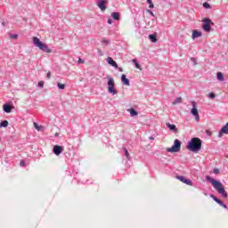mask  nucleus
<instances>
[{"label": "nucleus", "mask_w": 228, "mask_h": 228, "mask_svg": "<svg viewBox=\"0 0 228 228\" xmlns=\"http://www.w3.org/2000/svg\"><path fill=\"white\" fill-rule=\"evenodd\" d=\"M20 167H26V161L20 160Z\"/></svg>", "instance_id": "nucleus-38"}, {"label": "nucleus", "mask_w": 228, "mask_h": 228, "mask_svg": "<svg viewBox=\"0 0 228 228\" xmlns=\"http://www.w3.org/2000/svg\"><path fill=\"white\" fill-rule=\"evenodd\" d=\"M133 63H134L135 69H140V63H138V61H136V59H134Z\"/></svg>", "instance_id": "nucleus-27"}, {"label": "nucleus", "mask_w": 228, "mask_h": 228, "mask_svg": "<svg viewBox=\"0 0 228 228\" xmlns=\"http://www.w3.org/2000/svg\"><path fill=\"white\" fill-rule=\"evenodd\" d=\"M224 134H228V122L220 129L218 138H222Z\"/></svg>", "instance_id": "nucleus-12"}, {"label": "nucleus", "mask_w": 228, "mask_h": 228, "mask_svg": "<svg viewBox=\"0 0 228 228\" xmlns=\"http://www.w3.org/2000/svg\"><path fill=\"white\" fill-rule=\"evenodd\" d=\"M10 38H12L13 40H17V38H19V35L18 34H10Z\"/></svg>", "instance_id": "nucleus-30"}, {"label": "nucleus", "mask_w": 228, "mask_h": 228, "mask_svg": "<svg viewBox=\"0 0 228 228\" xmlns=\"http://www.w3.org/2000/svg\"><path fill=\"white\" fill-rule=\"evenodd\" d=\"M121 83L125 85V86H129L131 85L129 78L126 77V74L121 75Z\"/></svg>", "instance_id": "nucleus-16"}, {"label": "nucleus", "mask_w": 228, "mask_h": 228, "mask_svg": "<svg viewBox=\"0 0 228 228\" xmlns=\"http://www.w3.org/2000/svg\"><path fill=\"white\" fill-rule=\"evenodd\" d=\"M107 79L108 93L111 94V95H117V94H118V91H117V88H115V79H113V77L110 76L107 77Z\"/></svg>", "instance_id": "nucleus-5"}, {"label": "nucleus", "mask_w": 228, "mask_h": 228, "mask_svg": "<svg viewBox=\"0 0 228 228\" xmlns=\"http://www.w3.org/2000/svg\"><path fill=\"white\" fill-rule=\"evenodd\" d=\"M149 39L151 40V42H152L153 44H156V42H158V37L154 34H151L149 35Z\"/></svg>", "instance_id": "nucleus-20"}, {"label": "nucleus", "mask_w": 228, "mask_h": 228, "mask_svg": "<svg viewBox=\"0 0 228 228\" xmlns=\"http://www.w3.org/2000/svg\"><path fill=\"white\" fill-rule=\"evenodd\" d=\"M147 12L150 13V15H151V17H154V12H152V10L148 9Z\"/></svg>", "instance_id": "nucleus-36"}, {"label": "nucleus", "mask_w": 228, "mask_h": 228, "mask_svg": "<svg viewBox=\"0 0 228 228\" xmlns=\"http://www.w3.org/2000/svg\"><path fill=\"white\" fill-rule=\"evenodd\" d=\"M98 53L102 56V52H101V50H98Z\"/></svg>", "instance_id": "nucleus-45"}, {"label": "nucleus", "mask_w": 228, "mask_h": 228, "mask_svg": "<svg viewBox=\"0 0 228 228\" xmlns=\"http://www.w3.org/2000/svg\"><path fill=\"white\" fill-rule=\"evenodd\" d=\"M34 127L37 129V131H40V129H42V126H38L37 123H34Z\"/></svg>", "instance_id": "nucleus-32"}, {"label": "nucleus", "mask_w": 228, "mask_h": 228, "mask_svg": "<svg viewBox=\"0 0 228 228\" xmlns=\"http://www.w3.org/2000/svg\"><path fill=\"white\" fill-rule=\"evenodd\" d=\"M33 40V44L36 47H38V49H40V51H43V53H53V50L50 49L49 45H47L46 44H45L44 42H42L40 40V38L37 37H32Z\"/></svg>", "instance_id": "nucleus-3"}, {"label": "nucleus", "mask_w": 228, "mask_h": 228, "mask_svg": "<svg viewBox=\"0 0 228 228\" xmlns=\"http://www.w3.org/2000/svg\"><path fill=\"white\" fill-rule=\"evenodd\" d=\"M203 7H205L206 10H210L211 4H209L208 2H205L203 3Z\"/></svg>", "instance_id": "nucleus-26"}, {"label": "nucleus", "mask_w": 228, "mask_h": 228, "mask_svg": "<svg viewBox=\"0 0 228 228\" xmlns=\"http://www.w3.org/2000/svg\"><path fill=\"white\" fill-rule=\"evenodd\" d=\"M107 23L108 24H113V20L112 19H108Z\"/></svg>", "instance_id": "nucleus-41"}, {"label": "nucleus", "mask_w": 228, "mask_h": 228, "mask_svg": "<svg viewBox=\"0 0 228 228\" xmlns=\"http://www.w3.org/2000/svg\"><path fill=\"white\" fill-rule=\"evenodd\" d=\"M107 79L108 93L111 94V95H117V94H118V91H117V88H115V79H113V77L110 76L107 77Z\"/></svg>", "instance_id": "nucleus-4"}, {"label": "nucleus", "mask_w": 228, "mask_h": 228, "mask_svg": "<svg viewBox=\"0 0 228 228\" xmlns=\"http://www.w3.org/2000/svg\"><path fill=\"white\" fill-rule=\"evenodd\" d=\"M166 126H167V129H169V131H173L174 133L179 132V130L177 129V126H175V125L167 123Z\"/></svg>", "instance_id": "nucleus-17"}, {"label": "nucleus", "mask_w": 228, "mask_h": 228, "mask_svg": "<svg viewBox=\"0 0 228 228\" xmlns=\"http://www.w3.org/2000/svg\"><path fill=\"white\" fill-rule=\"evenodd\" d=\"M77 63H78L79 65H81V64L85 63V60L79 58L78 61H77Z\"/></svg>", "instance_id": "nucleus-37"}, {"label": "nucleus", "mask_w": 228, "mask_h": 228, "mask_svg": "<svg viewBox=\"0 0 228 228\" xmlns=\"http://www.w3.org/2000/svg\"><path fill=\"white\" fill-rule=\"evenodd\" d=\"M206 181H208V183H210V184H212L213 188L216 189L217 193H219V195H221L223 199H228L227 191H225V187H224V184L222 183V182L209 175L206 176Z\"/></svg>", "instance_id": "nucleus-1"}, {"label": "nucleus", "mask_w": 228, "mask_h": 228, "mask_svg": "<svg viewBox=\"0 0 228 228\" xmlns=\"http://www.w3.org/2000/svg\"><path fill=\"white\" fill-rule=\"evenodd\" d=\"M118 69L119 72H124V69H122V68L118 67Z\"/></svg>", "instance_id": "nucleus-43"}, {"label": "nucleus", "mask_w": 228, "mask_h": 228, "mask_svg": "<svg viewBox=\"0 0 228 228\" xmlns=\"http://www.w3.org/2000/svg\"><path fill=\"white\" fill-rule=\"evenodd\" d=\"M111 17L114 20H120V12H113L111 13Z\"/></svg>", "instance_id": "nucleus-18"}, {"label": "nucleus", "mask_w": 228, "mask_h": 228, "mask_svg": "<svg viewBox=\"0 0 228 228\" xmlns=\"http://www.w3.org/2000/svg\"><path fill=\"white\" fill-rule=\"evenodd\" d=\"M192 108L191 110V114L192 117H195L196 122H199L200 120V116L199 115V110L197 109V102L195 101L191 102Z\"/></svg>", "instance_id": "nucleus-8"}, {"label": "nucleus", "mask_w": 228, "mask_h": 228, "mask_svg": "<svg viewBox=\"0 0 228 228\" xmlns=\"http://www.w3.org/2000/svg\"><path fill=\"white\" fill-rule=\"evenodd\" d=\"M216 77H217V79H218V81H224V73H222V72H217L216 73Z\"/></svg>", "instance_id": "nucleus-21"}, {"label": "nucleus", "mask_w": 228, "mask_h": 228, "mask_svg": "<svg viewBox=\"0 0 228 228\" xmlns=\"http://www.w3.org/2000/svg\"><path fill=\"white\" fill-rule=\"evenodd\" d=\"M178 181H181V183H183V184H187V186H193V182L183 175H176L175 176Z\"/></svg>", "instance_id": "nucleus-9"}, {"label": "nucleus", "mask_w": 228, "mask_h": 228, "mask_svg": "<svg viewBox=\"0 0 228 228\" xmlns=\"http://www.w3.org/2000/svg\"><path fill=\"white\" fill-rule=\"evenodd\" d=\"M2 24H3V26H6V24L4 23V21Z\"/></svg>", "instance_id": "nucleus-48"}, {"label": "nucleus", "mask_w": 228, "mask_h": 228, "mask_svg": "<svg viewBox=\"0 0 228 228\" xmlns=\"http://www.w3.org/2000/svg\"><path fill=\"white\" fill-rule=\"evenodd\" d=\"M57 87L59 88V90H65V84H61V83H57Z\"/></svg>", "instance_id": "nucleus-25"}, {"label": "nucleus", "mask_w": 228, "mask_h": 228, "mask_svg": "<svg viewBox=\"0 0 228 228\" xmlns=\"http://www.w3.org/2000/svg\"><path fill=\"white\" fill-rule=\"evenodd\" d=\"M181 101H183V98L177 97V98L173 102V104H179V102H181Z\"/></svg>", "instance_id": "nucleus-28"}, {"label": "nucleus", "mask_w": 228, "mask_h": 228, "mask_svg": "<svg viewBox=\"0 0 228 228\" xmlns=\"http://www.w3.org/2000/svg\"><path fill=\"white\" fill-rule=\"evenodd\" d=\"M213 172H214V174H220V169L214 168Z\"/></svg>", "instance_id": "nucleus-39"}, {"label": "nucleus", "mask_w": 228, "mask_h": 228, "mask_svg": "<svg viewBox=\"0 0 228 228\" xmlns=\"http://www.w3.org/2000/svg\"><path fill=\"white\" fill-rule=\"evenodd\" d=\"M15 107L13 104L10 102H6L5 104L3 105V110L4 113H10L12 110H13Z\"/></svg>", "instance_id": "nucleus-10"}, {"label": "nucleus", "mask_w": 228, "mask_h": 228, "mask_svg": "<svg viewBox=\"0 0 228 228\" xmlns=\"http://www.w3.org/2000/svg\"><path fill=\"white\" fill-rule=\"evenodd\" d=\"M147 3L149 4V8L151 9L154 8V4L152 3V0H147Z\"/></svg>", "instance_id": "nucleus-31"}, {"label": "nucleus", "mask_w": 228, "mask_h": 228, "mask_svg": "<svg viewBox=\"0 0 228 228\" xmlns=\"http://www.w3.org/2000/svg\"><path fill=\"white\" fill-rule=\"evenodd\" d=\"M8 120H3L0 122V127H8Z\"/></svg>", "instance_id": "nucleus-24"}, {"label": "nucleus", "mask_w": 228, "mask_h": 228, "mask_svg": "<svg viewBox=\"0 0 228 228\" xmlns=\"http://www.w3.org/2000/svg\"><path fill=\"white\" fill-rule=\"evenodd\" d=\"M54 136L58 138V136H60V133H55Z\"/></svg>", "instance_id": "nucleus-44"}, {"label": "nucleus", "mask_w": 228, "mask_h": 228, "mask_svg": "<svg viewBox=\"0 0 228 228\" xmlns=\"http://www.w3.org/2000/svg\"><path fill=\"white\" fill-rule=\"evenodd\" d=\"M123 151L125 153L126 159H131V155L129 154V151H127V149L126 147L123 148Z\"/></svg>", "instance_id": "nucleus-23"}, {"label": "nucleus", "mask_w": 228, "mask_h": 228, "mask_svg": "<svg viewBox=\"0 0 228 228\" xmlns=\"http://www.w3.org/2000/svg\"><path fill=\"white\" fill-rule=\"evenodd\" d=\"M53 152L55 154V156H60V154L63 152V146L58 144L54 145Z\"/></svg>", "instance_id": "nucleus-11"}, {"label": "nucleus", "mask_w": 228, "mask_h": 228, "mask_svg": "<svg viewBox=\"0 0 228 228\" xmlns=\"http://www.w3.org/2000/svg\"><path fill=\"white\" fill-rule=\"evenodd\" d=\"M202 22V29L206 31V33H209V31H211V26H215V23L209 18H204Z\"/></svg>", "instance_id": "nucleus-7"}, {"label": "nucleus", "mask_w": 228, "mask_h": 228, "mask_svg": "<svg viewBox=\"0 0 228 228\" xmlns=\"http://www.w3.org/2000/svg\"><path fill=\"white\" fill-rule=\"evenodd\" d=\"M187 149L191 152H199L202 149V140L199 137H193L187 142Z\"/></svg>", "instance_id": "nucleus-2"}, {"label": "nucleus", "mask_w": 228, "mask_h": 228, "mask_svg": "<svg viewBox=\"0 0 228 228\" xmlns=\"http://www.w3.org/2000/svg\"><path fill=\"white\" fill-rule=\"evenodd\" d=\"M106 3H108V1H106V0H99V1H98L97 6H98V8H100V10H101L102 12H105L106 8H108V7L106 6Z\"/></svg>", "instance_id": "nucleus-13"}, {"label": "nucleus", "mask_w": 228, "mask_h": 228, "mask_svg": "<svg viewBox=\"0 0 228 228\" xmlns=\"http://www.w3.org/2000/svg\"><path fill=\"white\" fill-rule=\"evenodd\" d=\"M203 194H204L205 196H208V192H207V191H204Z\"/></svg>", "instance_id": "nucleus-46"}, {"label": "nucleus", "mask_w": 228, "mask_h": 228, "mask_svg": "<svg viewBox=\"0 0 228 228\" xmlns=\"http://www.w3.org/2000/svg\"><path fill=\"white\" fill-rule=\"evenodd\" d=\"M182 142L179 139H175L174 141V144L172 145V147L167 148V152H180L181 151V145H182Z\"/></svg>", "instance_id": "nucleus-6"}, {"label": "nucleus", "mask_w": 228, "mask_h": 228, "mask_svg": "<svg viewBox=\"0 0 228 228\" xmlns=\"http://www.w3.org/2000/svg\"><path fill=\"white\" fill-rule=\"evenodd\" d=\"M210 199H213V200L215 202H216V204L220 203L222 200L218 199L216 196H215L214 194H209Z\"/></svg>", "instance_id": "nucleus-22"}, {"label": "nucleus", "mask_w": 228, "mask_h": 228, "mask_svg": "<svg viewBox=\"0 0 228 228\" xmlns=\"http://www.w3.org/2000/svg\"><path fill=\"white\" fill-rule=\"evenodd\" d=\"M219 206H221V208H224V209H227L228 207L225 203H224V201L221 200V202L218 203Z\"/></svg>", "instance_id": "nucleus-29"}, {"label": "nucleus", "mask_w": 228, "mask_h": 228, "mask_svg": "<svg viewBox=\"0 0 228 228\" xmlns=\"http://www.w3.org/2000/svg\"><path fill=\"white\" fill-rule=\"evenodd\" d=\"M102 44H105L106 45H108V44H110V41L106 40V39H103L102 40Z\"/></svg>", "instance_id": "nucleus-42"}, {"label": "nucleus", "mask_w": 228, "mask_h": 228, "mask_svg": "<svg viewBox=\"0 0 228 228\" xmlns=\"http://www.w3.org/2000/svg\"><path fill=\"white\" fill-rule=\"evenodd\" d=\"M202 37V31L199 29L192 30L191 38L192 40H195V38H200Z\"/></svg>", "instance_id": "nucleus-14"}, {"label": "nucleus", "mask_w": 228, "mask_h": 228, "mask_svg": "<svg viewBox=\"0 0 228 228\" xmlns=\"http://www.w3.org/2000/svg\"><path fill=\"white\" fill-rule=\"evenodd\" d=\"M47 79H51V71H48L46 74Z\"/></svg>", "instance_id": "nucleus-40"}, {"label": "nucleus", "mask_w": 228, "mask_h": 228, "mask_svg": "<svg viewBox=\"0 0 228 228\" xmlns=\"http://www.w3.org/2000/svg\"><path fill=\"white\" fill-rule=\"evenodd\" d=\"M107 63L111 67H114V69H118V64H117V61H115L111 57L107 58Z\"/></svg>", "instance_id": "nucleus-15"}, {"label": "nucleus", "mask_w": 228, "mask_h": 228, "mask_svg": "<svg viewBox=\"0 0 228 228\" xmlns=\"http://www.w3.org/2000/svg\"><path fill=\"white\" fill-rule=\"evenodd\" d=\"M37 86H38V88H42L44 86V81H39L37 83Z\"/></svg>", "instance_id": "nucleus-35"}, {"label": "nucleus", "mask_w": 228, "mask_h": 228, "mask_svg": "<svg viewBox=\"0 0 228 228\" xmlns=\"http://www.w3.org/2000/svg\"><path fill=\"white\" fill-rule=\"evenodd\" d=\"M208 97L210 99H215V97H216V94H215V93L211 92V93H209Z\"/></svg>", "instance_id": "nucleus-33"}, {"label": "nucleus", "mask_w": 228, "mask_h": 228, "mask_svg": "<svg viewBox=\"0 0 228 228\" xmlns=\"http://www.w3.org/2000/svg\"><path fill=\"white\" fill-rule=\"evenodd\" d=\"M127 111H129L131 117H138V110L134 108L128 109Z\"/></svg>", "instance_id": "nucleus-19"}, {"label": "nucleus", "mask_w": 228, "mask_h": 228, "mask_svg": "<svg viewBox=\"0 0 228 228\" xmlns=\"http://www.w3.org/2000/svg\"><path fill=\"white\" fill-rule=\"evenodd\" d=\"M191 61L193 63V65H197V59L195 57L191 58Z\"/></svg>", "instance_id": "nucleus-34"}, {"label": "nucleus", "mask_w": 228, "mask_h": 228, "mask_svg": "<svg viewBox=\"0 0 228 228\" xmlns=\"http://www.w3.org/2000/svg\"><path fill=\"white\" fill-rule=\"evenodd\" d=\"M150 140H154V137H152V136H150Z\"/></svg>", "instance_id": "nucleus-47"}]
</instances>
